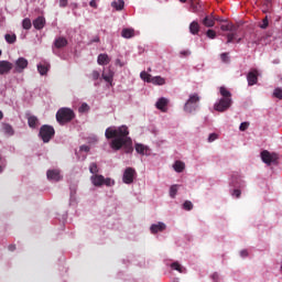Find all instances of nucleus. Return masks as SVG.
Wrapping results in <instances>:
<instances>
[{"instance_id": "35", "label": "nucleus", "mask_w": 282, "mask_h": 282, "mask_svg": "<svg viewBox=\"0 0 282 282\" xmlns=\"http://www.w3.org/2000/svg\"><path fill=\"white\" fill-rule=\"evenodd\" d=\"M89 172H90L93 175H98V173H99L98 164H96V163H90V165H89Z\"/></svg>"}, {"instance_id": "28", "label": "nucleus", "mask_w": 282, "mask_h": 282, "mask_svg": "<svg viewBox=\"0 0 282 282\" xmlns=\"http://www.w3.org/2000/svg\"><path fill=\"white\" fill-rule=\"evenodd\" d=\"M28 123L31 129H36V124H39V118L35 116H30L28 118Z\"/></svg>"}, {"instance_id": "56", "label": "nucleus", "mask_w": 282, "mask_h": 282, "mask_svg": "<svg viewBox=\"0 0 282 282\" xmlns=\"http://www.w3.org/2000/svg\"><path fill=\"white\" fill-rule=\"evenodd\" d=\"M181 54H182V56H191L189 51H182Z\"/></svg>"}, {"instance_id": "45", "label": "nucleus", "mask_w": 282, "mask_h": 282, "mask_svg": "<svg viewBox=\"0 0 282 282\" xmlns=\"http://www.w3.org/2000/svg\"><path fill=\"white\" fill-rule=\"evenodd\" d=\"M248 127H250V122L245 121V122L240 123L239 129H240V131H247Z\"/></svg>"}, {"instance_id": "12", "label": "nucleus", "mask_w": 282, "mask_h": 282, "mask_svg": "<svg viewBox=\"0 0 282 282\" xmlns=\"http://www.w3.org/2000/svg\"><path fill=\"white\" fill-rule=\"evenodd\" d=\"M90 181L91 184H94L97 187H100L104 186L105 176H102L101 174H93V176H90Z\"/></svg>"}, {"instance_id": "26", "label": "nucleus", "mask_w": 282, "mask_h": 282, "mask_svg": "<svg viewBox=\"0 0 282 282\" xmlns=\"http://www.w3.org/2000/svg\"><path fill=\"white\" fill-rule=\"evenodd\" d=\"M150 83H152V85H166V79L162 76H155L151 78Z\"/></svg>"}, {"instance_id": "61", "label": "nucleus", "mask_w": 282, "mask_h": 282, "mask_svg": "<svg viewBox=\"0 0 282 282\" xmlns=\"http://www.w3.org/2000/svg\"><path fill=\"white\" fill-rule=\"evenodd\" d=\"M0 120H3V112L0 110Z\"/></svg>"}, {"instance_id": "44", "label": "nucleus", "mask_w": 282, "mask_h": 282, "mask_svg": "<svg viewBox=\"0 0 282 282\" xmlns=\"http://www.w3.org/2000/svg\"><path fill=\"white\" fill-rule=\"evenodd\" d=\"M220 61L223 63H230V57L228 56V53L220 54Z\"/></svg>"}, {"instance_id": "17", "label": "nucleus", "mask_w": 282, "mask_h": 282, "mask_svg": "<svg viewBox=\"0 0 282 282\" xmlns=\"http://www.w3.org/2000/svg\"><path fill=\"white\" fill-rule=\"evenodd\" d=\"M67 44L68 42L64 36H58L54 41V47H56V50H62V47H67Z\"/></svg>"}, {"instance_id": "41", "label": "nucleus", "mask_w": 282, "mask_h": 282, "mask_svg": "<svg viewBox=\"0 0 282 282\" xmlns=\"http://www.w3.org/2000/svg\"><path fill=\"white\" fill-rule=\"evenodd\" d=\"M274 98H279V100H282V88H275L273 91Z\"/></svg>"}, {"instance_id": "62", "label": "nucleus", "mask_w": 282, "mask_h": 282, "mask_svg": "<svg viewBox=\"0 0 282 282\" xmlns=\"http://www.w3.org/2000/svg\"><path fill=\"white\" fill-rule=\"evenodd\" d=\"M275 65H279V59L273 61Z\"/></svg>"}, {"instance_id": "1", "label": "nucleus", "mask_w": 282, "mask_h": 282, "mask_svg": "<svg viewBox=\"0 0 282 282\" xmlns=\"http://www.w3.org/2000/svg\"><path fill=\"white\" fill-rule=\"evenodd\" d=\"M106 140H111L110 148L112 151L123 149L124 153H133V140L129 137L127 126L109 127L105 131Z\"/></svg>"}, {"instance_id": "25", "label": "nucleus", "mask_w": 282, "mask_h": 282, "mask_svg": "<svg viewBox=\"0 0 282 282\" xmlns=\"http://www.w3.org/2000/svg\"><path fill=\"white\" fill-rule=\"evenodd\" d=\"M111 8H115V10H117V11L124 10V0L112 1Z\"/></svg>"}, {"instance_id": "9", "label": "nucleus", "mask_w": 282, "mask_h": 282, "mask_svg": "<svg viewBox=\"0 0 282 282\" xmlns=\"http://www.w3.org/2000/svg\"><path fill=\"white\" fill-rule=\"evenodd\" d=\"M248 85L252 87V85H257L259 82V72L257 69L251 70L247 75Z\"/></svg>"}, {"instance_id": "23", "label": "nucleus", "mask_w": 282, "mask_h": 282, "mask_svg": "<svg viewBox=\"0 0 282 282\" xmlns=\"http://www.w3.org/2000/svg\"><path fill=\"white\" fill-rule=\"evenodd\" d=\"M2 131L6 135H14V128L10 123H2Z\"/></svg>"}, {"instance_id": "52", "label": "nucleus", "mask_w": 282, "mask_h": 282, "mask_svg": "<svg viewBox=\"0 0 282 282\" xmlns=\"http://www.w3.org/2000/svg\"><path fill=\"white\" fill-rule=\"evenodd\" d=\"M80 151H84L85 153H89V147L88 145H82Z\"/></svg>"}, {"instance_id": "57", "label": "nucleus", "mask_w": 282, "mask_h": 282, "mask_svg": "<svg viewBox=\"0 0 282 282\" xmlns=\"http://www.w3.org/2000/svg\"><path fill=\"white\" fill-rule=\"evenodd\" d=\"M240 256L241 257H248V250H242V251H240Z\"/></svg>"}, {"instance_id": "33", "label": "nucleus", "mask_w": 282, "mask_h": 282, "mask_svg": "<svg viewBox=\"0 0 282 282\" xmlns=\"http://www.w3.org/2000/svg\"><path fill=\"white\" fill-rule=\"evenodd\" d=\"M191 8H192V11L195 13V12H199V0H191Z\"/></svg>"}, {"instance_id": "13", "label": "nucleus", "mask_w": 282, "mask_h": 282, "mask_svg": "<svg viewBox=\"0 0 282 282\" xmlns=\"http://www.w3.org/2000/svg\"><path fill=\"white\" fill-rule=\"evenodd\" d=\"M150 230L152 235H156V232H164V230H166V225L164 223L153 224L151 225Z\"/></svg>"}, {"instance_id": "31", "label": "nucleus", "mask_w": 282, "mask_h": 282, "mask_svg": "<svg viewBox=\"0 0 282 282\" xmlns=\"http://www.w3.org/2000/svg\"><path fill=\"white\" fill-rule=\"evenodd\" d=\"M22 28L23 30H32V20H30V18H25L22 21Z\"/></svg>"}, {"instance_id": "51", "label": "nucleus", "mask_w": 282, "mask_h": 282, "mask_svg": "<svg viewBox=\"0 0 282 282\" xmlns=\"http://www.w3.org/2000/svg\"><path fill=\"white\" fill-rule=\"evenodd\" d=\"M67 0H59V8H67Z\"/></svg>"}, {"instance_id": "27", "label": "nucleus", "mask_w": 282, "mask_h": 282, "mask_svg": "<svg viewBox=\"0 0 282 282\" xmlns=\"http://www.w3.org/2000/svg\"><path fill=\"white\" fill-rule=\"evenodd\" d=\"M173 169L176 171V173H182L184 169H186V165L182 161H176L173 165Z\"/></svg>"}, {"instance_id": "24", "label": "nucleus", "mask_w": 282, "mask_h": 282, "mask_svg": "<svg viewBox=\"0 0 282 282\" xmlns=\"http://www.w3.org/2000/svg\"><path fill=\"white\" fill-rule=\"evenodd\" d=\"M102 78L106 80V83H113V72L111 69H108L107 72L102 73Z\"/></svg>"}, {"instance_id": "54", "label": "nucleus", "mask_w": 282, "mask_h": 282, "mask_svg": "<svg viewBox=\"0 0 282 282\" xmlns=\"http://www.w3.org/2000/svg\"><path fill=\"white\" fill-rule=\"evenodd\" d=\"M90 8H98V3H96V0H91L89 2Z\"/></svg>"}, {"instance_id": "4", "label": "nucleus", "mask_w": 282, "mask_h": 282, "mask_svg": "<svg viewBox=\"0 0 282 282\" xmlns=\"http://www.w3.org/2000/svg\"><path fill=\"white\" fill-rule=\"evenodd\" d=\"M56 131L54 127L44 124L40 128V138L43 140L44 143L50 142L52 138H54Z\"/></svg>"}, {"instance_id": "32", "label": "nucleus", "mask_w": 282, "mask_h": 282, "mask_svg": "<svg viewBox=\"0 0 282 282\" xmlns=\"http://www.w3.org/2000/svg\"><path fill=\"white\" fill-rule=\"evenodd\" d=\"M220 30H221L223 32H234V30H235V24H232V23L223 24V25L220 26Z\"/></svg>"}, {"instance_id": "55", "label": "nucleus", "mask_w": 282, "mask_h": 282, "mask_svg": "<svg viewBox=\"0 0 282 282\" xmlns=\"http://www.w3.org/2000/svg\"><path fill=\"white\" fill-rule=\"evenodd\" d=\"M8 248L10 252H14L17 250V245H10Z\"/></svg>"}, {"instance_id": "42", "label": "nucleus", "mask_w": 282, "mask_h": 282, "mask_svg": "<svg viewBox=\"0 0 282 282\" xmlns=\"http://www.w3.org/2000/svg\"><path fill=\"white\" fill-rule=\"evenodd\" d=\"M184 210H193V203L191 200H185L183 204Z\"/></svg>"}, {"instance_id": "5", "label": "nucleus", "mask_w": 282, "mask_h": 282, "mask_svg": "<svg viewBox=\"0 0 282 282\" xmlns=\"http://www.w3.org/2000/svg\"><path fill=\"white\" fill-rule=\"evenodd\" d=\"M232 107V98H220L218 102L214 105L215 111H219L224 113V111H228Z\"/></svg>"}, {"instance_id": "14", "label": "nucleus", "mask_w": 282, "mask_h": 282, "mask_svg": "<svg viewBox=\"0 0 282 282\" xmlns=\"http://www.w3.org/2000/svg\"><path fill=\"white\" fill-rule=\"evenodd\" d=\"M202 23L205 28H215V15L212 13L209 15H206Z\"/></svg>"}, {"instance_id": "7", "label": "nucleus", "mask_w": 282, "mask_h": 282, "mask_svg": "<svg viewBox=\"0 0 282 282\" xmlns=\"http://www.w3.org/2000/svg\"><path fill=\"white\" fill-rule=\"evenodd\" d=\"M135 177V170L133 167H127L123 172V184H133V178Z\"/></svg>"}, {"instance_id": "40", "label": "nucleus", "mask_w": 282, "mask_h": 282, "mask_svg": "<svg viewBox=\"0 0 282 282\" xmlns=\"http://www.w3.org/2000/svg\"><path fill=\"white\" fill-rule=\"evenodd\" d=\"M115 185H116V181H113L109 177H107V178L104 177V186H115Z\"/></svg>"}, {"instance_id": "30", "label": "nucleus", "mask_w": 282, "mask_h": 282, "mask_svg": "<svg viewBox=\"0 0 282 282\" xmlns=\"http://www.w3.org/2000/svg\"><path fill=\"white\" fill-rule=\"evenodd\" d=\"M4 39L10 45L17 43V34H6Z\"/></svg>"}, {"instance_id": "18", "label": "nucleus", "mask_w": 282, "mask_h": 282, "mask_svg": "<svg viewBox=\"0 0 282 282\" xmlns=\"http://www.w3.org/2000/svg\"><path fill=\"white\" fill-rule=\"evenodd\" d=\"M134 149L139 155H149V147L142 143H135Z\"/></svg>"}, {"instance_id": "22", "label": "nucleus", "mask_w": 282, "mask_h": 282, "mask_svg": "<svg viewBox=\"0 0 282 282\" xmlns=\"http://www.w3.org/2000/svg\"><path fill=\"white\" fill-rule=\"evenodd\" d=\"M121 36L123 39H133V36H135V30H133V29H123L121 31Z\"/></svg>"}, {"instance_id": "21", "label": "nucleus", "mask_w": 282, "mask_h": 282, "mask_svg": "<svg viewBox=\"0 0 282 282\" xmlns=\"http://www.w3.org/2000/svg\"><path fill=\"white\" fill-rule=\"evenodd\" d=\"M199 30H200L199 22L193 21L192 23H189V32H191L194 36H197V34H199Z\"/></svg>"}, {"instance_id": "3", "label": "nucleus", "mask_w": 282, "mask_h": 282, "mask_svg": "<svg viewBox=\"0 0 282 282\" xmlns=\"http://www.w3.org/2000/svg\"><path fill=\"white\" fill-rule=\"evenodd\" d=\"M199 100H202V98L197 93L189 95V98L184 105V111H186V113H193V111H197V108L199 107Z\"/></svg>"}, {"instance_id": "37", "label": "nucleus", "mask_w": 282, "mask_h": 282, "mask_svg": "<svg viewBox=\"0 0 282 282\" xmlns=\"http://www.w3.org/2000/svg\"><path fill=\"white\" fill-rule=\"evenodd\" d=\"M177 186L178 185H172L170 187V197H172V199H175V195H177Z\"/></svg>"}, {"instance_id": "49", "label": "nucleus", "mask_w": 282, "mask_h": 282, "mask_svg": "<svg viewBox=\"0 0 282 282\" xmlns=\"http://www.w3.org/2000/svg\"><path fill=\"white\" fill-rule=\"evenodd\" d=\"M217 138H219L218 133H210L208 137V142H215V140H217Z\"/></svg>"}, {"instance_id": "38", "label": "nucleus", "mask_w": 282, "mask_h": 282, "mask_svg": "<svg viewBox=\"0 0 282 282\" xmlns=\"http://www.w3.org/2000/svg\"><path fill=\"white\" fill-rule=\"evenodd\" d=\"M79 113H87L89 111V105L87 104H82V106L78 108Z\"/></svg>"}, {"instance_id": "59", "label": "nucleus", "mask_w": 282, "mask_h": 282, "mask_svg": "<svg viewBox=\"0 0 282 282\" xmlns=\"http://www.w3.org/2000/svg\"><path fill=\"white\" fill-rule=\"evenodd\" d=\"M93 42H94V43H100V37H95V39L93 40Z\"/></svg>"}, {"instance_id": "11", "label": "nucleus", "mask_w": 282, "mask_h": 282, "mask_svg": "<svg viewBox=\"0 0 282 282\" xmlns=\"http://www.w3.org/2000/svg\"><path fill=\"white\" fill-rule=\"evenodd\" d=\"M46 176H47V180H53L54 182H61V180L63 178L61 176V171L58 170H48L46 172Z\"/></svg>"}, {"instance_id": "53", "label": "nucleus", "mask_w": 282, "mask_h": 282, "mask_svg": "<svg viewBox=\"0 0 282 282\" xmlns=\"http://www.w3.org/2000/svg\"><path fill=\"white\" fill-rule=\"evenodd\" d=\"M212 279L213 281H219V273H213Z\"/></svg>"}, {"instance_id": "29", "label": "nucleus", "mask_w": 282, "mask_h": 282, "mask_svg": "<svg viewBox=\"0 0 282 282\" xmlns=\"http://www.w3.org/2000/svg\"><path fill=\"white\" fill-rule=\"evenodd\" d=\"M219 91H220V96H223V98H232V94L225 86H221L219 88Z\"/></svg>"}, {"instance_id": "10", "label": "nucleus", "mask_w": 282, "mask_h": 282, "mask_svg": "<svg viewBox=\"0 0 282 282\" xmlns=\"http://www.w3.org/2000/svg\"><path fill=\"white\" fill-rule=\"evenodd\" d=\"M14 65L8 61H0V75L9 74Z\"/></svg>"}, {"instance_id": "16", "label": "nucleus", "mask_w": 282, "mask_h": 282, "mask_svg": "<svg viewBox=\"0 0 282 282\" xmlns=\"http://www.w3.org/2000/svg\"><path fill=\"white\" fill-rule=\"evenodd\" d=\"M45 17L40 15L33 21V26L35 30H43L45 28Z\"/></svg>"}, {"instance_id": "63", "label": "nucleus", "mask_w": 282, "mask_h": 282, "mask_svg": "<svg viewBox=\"0 0 282 282\" xmlns=\"http://www.w3.org/2000/svg\"><path fill=\"white\" fill-rule=\"evenodd\" d=\"M181 1V3H186V0H180Z\"/></svg>"}, {"instance_id": "15", "label": "nucleus", "mask_w": 282, "mask_h": 282, "mask_svg": "<svg viewBox=\"0 0 282 282\" xmlns=\"http://www.w3.org/2000/svg\"><path fill=\"white\" fill-rule=\"evenodd\" d=\"M50 67L51 65L47 62L40 63L37 64V72L41 76H45L50 72Z\"/></svg>"}, {"instance_id": "47", "label": "nucleus", "mask_w": 282, "mask_h": 282, "mask_svg": "<svg viewBox=\"0 0 282 282\" xmlns=\"http://www.w3.org/2000/svg\"><path fill=\"white\" fill-rule=\"evenodd\" d=\"M232 197H235L236 199H239V197H241V189H234L231 193Z\"/></svg>"}, {"instance_id": "46", "label": "nucleus", "mask_w": 282, "mask_h": 282, "mask_svg": "<svg viewBox=\"0 0 282 282\" xmlns=\"http://www.w3.org/2000/svg\"><path fill=\"white\" fill-rule=\"evenodd\" d=\"M270 1L271 0H264L262 12H268L270 10Z\"/></svg>"}, {"instance_id": "48", "label": "nucleus", "mask_w": 282, "mask_h": 282, "mask_svg": "<svg viewBox=\"0 0 282 282\" xmlns=\"http://www.w3.org/2000/svg\"><path fill=\"white\" fill-rule=\"evenodd\" d=\"M235 36H237V33L227 34V43H232V41H235Z\"/></svg>"}, {"instance_id": "8", "label": "nucleus", "mask_w": 282, "mask_h": 282, "mask_svg": "<svg viewBox=\"0 0 282 282\" xmlns=\"http://www.w3.org/2000/svg\"><path fill=\"white\" fill-rule=\"evenodd\" d=\"M29 65V62L25 57H19L15 61V67H14V72H17L18 74L23 73V69H26Z\"/></svg>"}, {"instance_id": "58", "label": "nucleus", "mask_w": 282, "mask_h": 282, "mask_svg": "<svg viewBox=\"0 0 282 282\" xmlns=\"http://www.w3.org/2000/svg\"><path fill=\"white\" fill-rule=\"evenodd\" d=\"M116 65H119V67H124V63H121L120 59H116Z\"/></svg>"}, {"instance_id": "64", "label": "nucleus", "mask_w": 282, "mask_h": 282, "mask_svg": "<svg viewBox=\"0 0 282 282\" xmlns=\"http://www.w3.org/2000/svg\"><path fill=\"white\" fill-rule=\"evenodd\" d=\"M237 43H241V39H238V40H237Z\"/></svg>"}, {"instance_id": "34", "label": "nucleus", "mask_w": 282, "mask_h": 282, "mask_svg": "<svg viewBox=\"0 0 282 282\" xmlns=\"http://www.w3.org/2000/svg\"><path fill=\"white\" fill-rule=\"evenodd\" d=\"M140 77H141V79L144 80L145 83H151V78H152L151 74H149V73H147V72H144V70L141 72Z\"/></svg>"}, {"instance_id": "36", "label": "nucleus", "mask_w": 282, "mask_h": 282, "mask_svg": "<svg viewBox=\"0 0 282 282\" xmlns=\"http://www.w3.org/2000/svg\"><path fill=\"white\" fill-rule=\"evenodd\" d=\"M172 270H176L177 272H184V268H182V264L180 262H173L171 264Z\"/></svg>"}, {"instance_id": "43", "label": "nucleus", "mask_w": 282, "mask_h": 282, "mask_svg": "<svg viewBox=\"0 0 282 282\" xmlns=\"http://www.w3.org/2000/svg\"><path fill=\"white\" fill-rule=\"evenodd\" d=\"M206 36L207 39H216L217 37V32H215V30H207L206 32Z\"/></svg>"}, {"instance_id": "2", "label": "nucleus", "mask_w": 282, "mask_h": 282, "mask_svg": "<svg viewBox=\"0 0 282 282\" xmlns=\"http://www.w3.org/2000/svg\"><path fill=\"white\" fill-rule=\"evenodd\" d=\"M55 118L58 124H67L76 118V113L72 108L63 107L57 110Z\"/></svg>"}, {"instance_id": "50", "label": "nucleus", "mask_w": 282, "mask_h": 282, "mask_svg": "<svg viewBox=\"0 0 282 282\" xmlns=\"http://www.w3.org/2000/svg\"><path fill=\"white\" fill-rule=\"evenodd\" d=\"M91 78L93 80H98V78H100V73L98 70H94L91 73Z\"/></svg>"}, {"instance_id": "60", "label": "nucleus", "mask_w": 282, "mask_h": 282, "mask_svg": "<svg viewBox=\"0 0 282 282\" xmlns=\"http://www.w3.org/2000/svg\"><path fill=\"white\" fill-rule=\"evenodd\" d=\"M215 21H219L220 23H224V20L220 19V18H216V17H215Z\"/></svg>"}, {"instance_id": "19", "label": "nucleus", "mask_w": 282, "mask_h": 282, "mask_svg": "<svg viewBox=\"0 0 282 282\" xmlns=\"http://www.w3.org/2000/svg\"><path fill=\"white\" fill-rule=\"evenodd\" d=\"M169 106V99L161 97L158 101H156V109H160V111H166V107Z\"/></svg>"}, {"instance_id": "20", "label": "nucleus", "mask_w": 282, "mask_h": 282, "mask_svg": "<svg viewBox=\"0 0 282 282\" xmlns=\"http://www.w3.org/2000/svg\"><path fill=\"white\" fill-rule=\"evenodd\" d=\"M98 65H109L111 63V58L107 54H99L97 57Z\"/></svg>"}, {"instance_id": "6", "label": "nucleus", "mask_w": 282, "mask_h": 282, "mask_svg": "<svg viewBox=\"0 0 282 282\" xmlns=\"http://www.w3.org/2000/svg\"><path fill=\"white\" fill-rule=\"evenodd\" d=\"M260 155L262 162H264V164H267L268 166H270L271 164H278L279 162V154L270 153V151L268 150L262 151Z\"/></svg>"}, {"instance_id": "39", "label": "nucleus", "mask_w": 282, "mask_h": 282, "mask_svg": "<svg viewBox=\"0 0 282 282\" xmlns=\"http://www.w3.org/2000/svg\"><path fill=\"white\" fill-rule=\"evenodd\" d=\"M270 25V22L268 20V17H265L263 20H262V23L259 25V28H261V30H268V26Z\"/></svg>"}]
</instances>
